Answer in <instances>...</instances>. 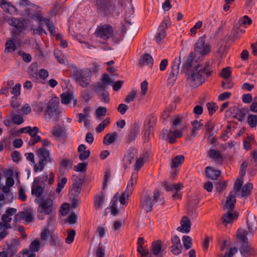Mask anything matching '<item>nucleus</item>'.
<instances>
[{
    "label": "nucleus",
    "instance_id": "nucleus-28",
    "mask_svg": "<svg viewBox=\"0 0 257 257\" xmlns=\"http://www.w3.org/2000/svg\"><path fill=\"white\" fill-rule=\"evenodd\" d=\"M206 174L207 176L213 180L217 179L220 175V171L214 169L211 167H207L206 168Z\"/></svg>",
    "mask_w": 257,
    "mask_h": 257
},
{
    "label": "nucleus",
    "instance_id": "nucleus-6",
    "mask_svg": "<svg viewBox=\"0 0 257 257\" xmlns=\"http://www.w3.org/2000/svg\"><path fill=\"white\" fill-rule=\"evenodd\" d=\"M91 73L88 69L76 70L73 73V78L82 87H86L90 82Z\"/></svg>",
    "mask_w": 257,
    "mask_h": 257
},
{
    "label": "nucleus",
    "instance_id": "nucleus-20",
    "mask_svg": "<svg viewBox=\"0 0 257 257\" xmlns=\"http://www.w3.org/2000/svg\"><path fill=\"white\" fill-rule=\"evenodd\" d=\"M239 251L241 255L244 257L253 255L256 253L255 249L246 242L241 246Z\"/></svg>",
    "mask_w": 257,
    "mask_h": 257
},
{
    "label": "nucleus",
    "instance_id": "nucleus-37",
    "mask_svg": "<svg viewBox=\"0 0 257 257\" xmlns=\"http://www.w3.org/2000/svg\"><path fill=\"white\" fill-rule=\"evenodd\" d=\"M154 63V60L152 57L149 54H145L143 55L140 61V64L143 65H147L152 66Z\"/></svg>",
    "mask_w": 257,
    "mask_h": 257
},
{
    "label": "nucleus",
    "instance_id": "nucleus-26",
    "mask_svg": "<svg viewBox=\"0 0 257 257\" xmlns=\"http://www.w3.org/2000/svg\"><path fill=\"white\" fill-rule=\"evenodd\" d=\"M138 178V174L137 173H133L130 180L128 182L126 189L125 191V192H127L129 194H132L134 188V186L137 184Z\"/></svg>",
    "mask_w": 257,
    "mask_h": 257
},
{
    "label": "nucleus",
    "instance_id": "nucleus-8",
    "mask_svg": "<svg viewBox=\"0 0 257 257\" xmlns=\"http://www.w3.org/2000/svg\"><path fill=\"white\" fill-rule=\"evenodd\" d=\"M96 7L99 14L108 15L113 12L115 6L114 0H97Z\"/></svg>",
    "mask_w": 257,
    "mask_h": 257
},
{
    "label": "nucleus",
    "instance_id": "nucleus-38",
    "mask_svg": "<svg viewBox=\"0 0 257 257\" xmlns=\"http://www.w3.org/2000/svg\"><path fill=\"white\" fill-rule=\"evenodd\" d=\"M152 249L155 255H158L162 251L161 241L160 240L154 241L152 244Z\"/></svg>",
    "mask_w": 257,
    "mask_h": 257
},
{
    "label": "nucleus",
    "instance_id": "nucleus-7",
    "mask_svg": "<svg viewBox=\"0 0 257 257\" xmlns=\"http://www.w3.org/2000/svg\"><path fill=\"white\" fill-rule=\"evenodd\" d=\"M160 193L158 191H155L153 195V199L151 195L147 193L144 194L141 201V206L147 212L152 211L153 205L160 200Z\"/></svg>",
    "mask_w": 257,
    "mask_h": 257
},
{
    "label": "nucleus",
    "instance_id": "nucleus-45",
    "mask_svg": "<svg viewBox=\"0 0 257 257\" xmlns=\"http://www.w3.org/2000/svg\"><path fill=\"white\" fill-rule=\"evenodd\" d=\"M49 227H45L41 234V239L42 240H47L49 237L52 236V232L49 230Z\"/></svg>",
    "mask_w": 257,
    "mask_h": 257
},
{
    "label": "nucleus",
    "instance_id": "nucleus-43",
    "mask_svg": "<svg viewBox=\"0 0 257 257\" xmlns=\"http://www.w3.org/2000/svg\"><path fill=\"white\" fill-rule=\"evenodd\" d=\"M106 107L99 106L95 110V117L96 119H101L106 115Z\"/></svg>",
    "mask_w": 257,
    "mask_h": 257
},
{
    "label": "nucleus",
    "instance_id": "nucleus-19",
    "mask_svg": "<svg viewBox=\"0 0 257 257\" xmlns=\"http://www.w3.org/2000/svg\"><path fill=\"white\" fill-rule=\"evenodd\" d=\"M19 4L21 7H30L26 10L27 15L29 17L30 16L28 15L29 13L36 14L38 11H41L38 6L32 4L29 0H19Z\"/></svg>",
    "mask_w": 257,
    "mask_h": 257
},
{
    "label": "nucleus",
    "instance_id": "nucleus-3",
    "mask_svg": "<svg viewBox=\"0 0 257 257\" xmlns=\"http://www.w3.org/2000/svg\"><path fill=\"white\" fill-rule=\"evenodd\" d=\"M58 106V100L54 99L49 100L44 112V119L46 121H58L60 115Z\"/></svg>",
    "mask_w": 257,
    "mask_h": 257
},
{
    "label": "nucleus",
    "instance_id": "nucleus-39",
    "mask_svg": "<svg viewBox=\"0 0 257 257\" xmlns=\"http://www.w3.org/2000/svg\"><path fill=\"white\" fill-rule=\"evenodd\" d=\"M10 117L12 118V121L17 124H20L24 121L23 116L19 114L16 113L14 111L10 113Z\"/></svg>",
    "mask_w": 257,
    "mask_h": 257
},
{
    "label": "nucleus",
    "instance_id": "nucleus-9",
    "mask_svg": "<svg viewBox=\"0 0 257 257\" xmlns=\"http://www.w3.org/2000/svg\"><path fill=\"white\" fill-rule=\"evenodd\" d=\"M96 37L104 40H107L113 36V29L109 25H104L98 26L95 32Z\"/></svg>",
    "mask_w": 257,
    "mask_h": 257
},
{
    "label": "nucleus",
    "instance_id": "nucleus-40",
    "mask_svg": "<svg viewBox=\"0 0 257 257\" xmlns=\"http://www.w3.org/2000/svg\"><path fill=\"white\" fill-rule=\"evenodd\" d=\"M118 196V193H116L111 202V205L110 206V209H111V214L114 216H115L118 213V210L117 209V206L116 204L117 203V198Z\"/></svg>",
    "mask_w": 257,
    "mask_h": 257
},
{
    "label": "nucleus",
    "instance_id": "nucleus-46",
    "mask_svg": "<svg viewBox=\"0 0 257 257\" xmlns=\"http://www.w3.org/2000/svg\"><path fill=\"white\" fill-rule=\"evenodd\" d=\"M110 123V118L106 117L104 120H103L96 128V131L98 133L102 132L105 127L108 126Z\"/></svg>",
    "mask_w": 257,
    "mask_h": 257
},
{
    "label": "nucleus",
    "instance_id": "nucleus-22",
    "mask_svg": "<svg viewBox=\"0 0 257 257\" xmlns=\"http://www.w3.org/2000/svg\"><path fill=\"white\" fill-rule=\"evenodd\" d=\"M195 54L194 52H190L187 56L185 62L182 65V68L184 70L185 73L189 70L193 69L194 66H193L194 60L195 58Z\"/></svg>",
    "mask_w": 257,
    "mask_h": 257
},
{
    "label": "nucleus",
    "instance_id": "nucleus-15",
    "mask_svg": "<svg viewBox=\"0 0 257 257\" xmlns=\"http://www.w3.org/2000/svg\"><path fill=\"white\" fill-rule=\"evenodd\" d=\"M164 187L167 191H172L174 194L172 197L174 199L180 198V193H179L181 188H183V185L181 183L176 184H171L169 185L165 184Z\"/></svg>",
    "mask_w": 257,
    "mask_h": 257
},
{
    "label": "nucleus",
    "instance_id": "nucleus-62",
    "mask_svg": "<svg viewBox=\"0 0 257 257\" xmlns=\"http://www.w3.org/2000/svg\"><path fill=\"white\" fill-rule=\"evenodd\" d=\"M130 195L131 194L125 191L121 194L119 198V202L121 205H124L126 204V200L128 199Z\"/></svg>",
    "mask_w": 257,
    "mask_h": 257
},
{
    "label": "nucleus",
    "instance_id": "nucleus-29",
    "mask_svg": "<svg viewBox=\"0 0 257 257\" xmlns=\"http://www.w3.org/2000/svg\"><path fill=\"white\" fill-rule=\"evenodd\" d=\"M104 202V196L101 192L95 196L94 198V205L97 210H100L102 208V205Z\"/></svg>",
    "mask_w": 257,
    "mask_h": 257
},
{
    "label": "nucleus",
    "instance_id": "nucleus-32",
    "mask_svg": "<svg viewBox=\"0 0 257 257\" xmlns=\"http://www.w3.org/2000/svg\"><path fill=\"white\" fill-rule=\"evenodd\" d=\"M233 31L232 40L235 41L245 32V30L241 28V24H236L234 26Z\"/></svg>",
    "mask_w": 257,
    "mask_h": 257
},
{
    "label": "nucleus",
    "instance_id": "nucleus-16",
    "mask_svg": "<svg viewBox=\"0 0 257 257\" xmlns=\"http://www.w3.org/2000/svg\"><path fill=\"white\" fill-rule=\"evenodd\" d=\"M24 219H25L27 222H30L33 219V215L32 213L28 211L19 212L15 214L14 221L16 223Z\"/></svg>",
    "mask_w": 257,
    "mask_h": 257
},
{
    "label": "nucleus",
    "instance_id": "nucleus-5",
    "mask_svg": "<svg viewBox=\"0 0 257 257\" xmlns=\"http://www.w3.org/2000/svg\"><path fill=\"white\" fill-rule=\"evenodd\" d=\"M39 159L38 164H35L34 171L36 172L41 171L48 162L52 161L49 151L45 148H40L37 153Z\"/></svg>",
    "mask_w": 257,
    "mask_h": 257
},
{
    "label": "nucleus",
    "instance_id": "nucleus-25",
    "mask_svg": "<svg viewBox=\"0 0 257 257\" xmlns=\"http://www.w3.org/2000/svg\"><path fill=\"white\" fill-rule=\"evenodd\" d=\"M136 151L134 149L129 150L123 158L124 167L126 169L132 164V160L135 156Z\"/></svg>",
    "mask_w": 257,
    "mask_h": 257
},
{
    "label": "nucleus",
    "instance_id": "nucleus-51",
    "mask_svg": "<svg viewBox=\"0 0 257 257\" xmlns=\"http://www.w3.org/2000/svg\"><path fill=\"white\" fill-rule=\"evenodd\" d=\"M54 55L59 63L64 64L67 63V60L66 57L62 55L59 51L55 50Z\"/></svg>",
    "mask_w": 257,
    "mask_h": 257
},
{
    "label": "nucleus",
    "instance_id": "nucleus-23",
    "mask_svg": "<svg viewBox=\"0 0 257 257\" xmlns=\"http://www.w3.org/2000/svg\"><path fill=\"white\" fill-rule=\"evenodd\" d=\"M235 194V192H231L230 193L229 195L227 198L226 204L224 207V210L226 209L229 211H234L233 208L236 202Z\"/></svg>",
    "mask_w": 257,
    "mask_h": 257
},
{
    "label": "nucleus",
    "instance_id": "nucleus-52",
    "mask_svg": "<svg viewBox=\"0 0 257 257\" xmlns=\"http://www.w3.org/2000/svg\"><path fill=\"white\" fill-rule=\"evenodd\" d=\"M182 241L184 246L186 249H188L192 247V239L190 236L187 235L184 236L182 238Z\"/></svg>",
    "mask_w": 257,
    "mask_h": 257
},
{
    "label": "nucleus",
    "instance_id": "nucleus-27",
    "mask_svg": "<svg viewBox=\"0 0 257 257\" xmlns=\"http://www.w3.org/2000/svg\"><path fill=\"white\" fill-rule=\"evenodd\" d=\"M0 7L7 13L13 14L16 12V8L6 0H1Z\"/></svg>",
    "mask_w": 257,
    "mask_h": 257
},
{
    "label": "nucleus",
    "instance_id": "nucleus-55",
    "mask_svg": "<svg viewBox=\"0 0 257 257\" xmlns=\"http://www.w3.org/2000/svg\"><path fill=\"white\" fill-rule=\"evenodd\" d=\"M97 93L101 101L106 103L109 101V94L106 91L97 92Z\"/></svg>",
    "mask_w": 257,
    "mask_h": 257
},
{
    "label": "nucleus",
    "instance_id": "nucleus-31",
    "mask_svg": "<svg viewBox=\"0 0 257 257\" xmlns=\"http://www.w3.org/2000/svg\"><path fill=\"white\" fill-rule=\"evenodd\" d=\"M209 156L218 163H221L223 161V158L221 153L219 151L210 150L208 152Z\"/></svg>",
    "mask_w": 257,
    "mask_h": 257
},
{
    "label": "nucleus",
    "instance_id": "nucleus-59",
    "mask_svg": "<svg viewBox=\"0 0 257 257\" xmlns=\"http://www.w3.org/2000/svg\"><path fill=\"white\" fill-rule=\"evenodd\" d=\"M12 94L14 95L15 97H17L21 93V85L19 83L16 84L13 87L11 90Z\"/></svg>",
    "mask_w": 257,
    "mask_h": 257
},
{
    "label": "nucleus",
    "instance_id": "nucleus-56",
    "mask_svg": "<svg viewBox=\"0 0 257 257\" xmlns=\"http://www.w3.org/2000/svg\"><path fill=\"white\" fill-rule=\"evenodd\" d=\"M81 186L80 180L77 177L74 178V177H73L72 184L73 189L74 190L75 192H79Z\"/></svg>",
    "mask_w": 257,
    "mask_h": 257
},
{
    "label": "nucleus",
    "instance_id": "nucleus-10",
    "mask_svg": "<svg viewBox=\"0 0 257 257\" xmlns=\"http://www.w3.org/2000/svg\"><path fill=\"white\" fill-rule=\"evenodd\" d=\"M17 209L14 208H10L6 210L2 216V221L0 222L1 228H11V217L15 215Z\"/></svg>",
    "mask_w": 257,
    "mask_h": 257
},
{
    "label": "nucleus",
    "instance_id": "nucleus-14",
    "mask_svg": "<svg viewBox=\"0 0 257 257\" xmlns=\"http://www.w3.org/2000/svg\"><path fill=\"white\" fill-rule=\"evenodd\" d=\"M169 24V21L165 19L162 21L161 25L158 28V32L156 36V41L157 43H159L165 37V30L168 28Z\"/></svg>",
    "mask_w": 257,
    "mask_h": 257
},
{
    "label": "nucleus",
    "instance_id": "nucleus-36",
    "mask_svg": "<svg viewBox=\"0 0 257 257\" xmlns=\"http://www.w3.org/2000/svg\"><path fill=\"white\" fill-rule=\"evenodd\" d=\"M117 133L116 132L107 134L104 138L103 143L106 145L112 144L117 138Z\"/></svg>",
    "mask_w": 257,
    "mask_h": 257
},
{
    "label": "nucleus",
    "instance_id": "nucleus-24",
    "mask_svg": "<svg viewBox=\"0 0 257 257\" xmlns=\"http://www.w3.org/2000/svg\"><path fill=\"white\" fill-rule=\"evenodd\" d=\"M61 102L64 104H67L73 100V105L75 106L77 103V99L75 98L73 93L71 92H66L61 95Z\"/></svg>",
    "mask_w": 257,
    "mask_h": 257
},
{
    "label": "nucleus",
    "instance_id": "nucleus-21",
    "mask_svg": "<svg viewBox=\"0 0 257 257\" xmlns=\"http://www.w3.org/2000/svg\"><path fill=\"white\" fill-rule=\"evenodd\" d=\"M181 226L178 227V230L183 233H188L190 230L191 221L186 216H183L180 222Z\"/></svg>",
    "mask_w": 257,
    "mask_h": 257
},
{
    "label": "nucleus",
    "instance_id": "nucleus-12",
    "mask_svg": "<svg viewBox=\"0 0 257 257\" xmlns=\"http://www.w3.org/2000/svg\"><path fill=\"white\" fill-rule=\"evenodd\" d=\"M174 129L163 131V136L171 144L175 143L176 139L179 138L182 136V131L181 130H176Z\"/></svg>",
    "mask_w": 257,
    "mask_h": 257
},
{
    "label": "nucleus",
    "instance_id": "nucleus-47",
    "mask_svg": "<svg viewBox=\"0 0 257 257\" xmlns=\"http://www.w3.org/2000/svg\"><path fill=\"white\" fill-rule=\"evenodd\" d=\"M51 133L54 137L60 138L63 133V129L59 125H56L52 130Z\"/></svg>",
    "mask_w": 257,
    "mask_h": 257
},
{
    "label": "nucleus",
    "instance_id": "nucleus-1",
    "mask_svg": "<svg viewBox=\"0 0 257 257\" xmlns=\"http://www.w3.org/2000/svg\"><path fill=\"white\" fill-rule=\"evenodd\" d=\"M185 73L188 84L192 87H196L202 85L211 76V67L209 63L204 65L197 64L193 69L186 71Z\"/></svg>",
    "mask_w": 257,
    "mask_h": 257
},
{
    "label": "nucleus",
    "instance_id": "nucleus-61",
    "mask_svg": "<svg viewBox=\"0 0 257 257\" xmlns=\"http://www.w3.org/2000/svg\"><path fill=\"white\" fill-rule=\"evenodd\" d=\"M40 243L38 240H34L31 243L30 246V249L31 250L33 251H38L39 249Z\"/></svg>",
    "mask_w": 257,
    "mask_h": 257
},
{
    "label": "nucleus",
    "instance_id": "nucleus-17",
    "mask_svg": "<svg viewBox=\"0 0 257 257\" xmlns=\"http://www.w3.org/2000/svg\"><path fill=\"white\" fill-rule=\"evenodd\" d=\"M238 216V214L236 211L227 210L222 217V223L225 225L229 223H232L237 219Z\"/></svg>",
    "mask_w": 257,
    "mask_h": 257
},
{
    "label": "nucleus",
    "instance_id": "nucleus-57",
    "mask_svg": "<svg viewBox=\"0 0 257 257\" xmlns=\"http://www.w3.org/2000/svg\"><path fill=\"white\" fill-rule=\"evenodd\" d=\"M182 121V117L180 116L177 115L174 116L171 126L172 129L175 130L177 127L180 125Z\"/></svg>",
    "mask_w": 257,
    "mask_h": 257
},
{
    "label": "nucleus",
    "instance_id": "nucleus-49",
    "mask_svg": "<svg viewBox=\"0 0 257 257\" xmlns=\"http://www.w3.org/2000/svg\"><path fill=\"white\" fill-rule=\"evenodd\" d=\"M75 231L73 229L67 230V236L65 238V242L68 244L71 243L74 239Z\"/></svg>",
    "mask_w": 257,
    "mask_h": 257
},
{
    "label": "nucleus",
    "instance_id": "nucleus-11",
    "mask_svg": "<svg viewBox=\"0 0 257 257\" xmlns=\"http://www.w3.org/2000/svg\"><path fill=\"white\" fill-rule=\"evenodd\" d=\"M28 15L30 16V18L36 19L39 22H41V25L45 24L47 27L51 34H53L55 33V28L53 24L52 23L49 19L43 18L41 11H38L36 14L29 13Z\"/></svg>",
    "mask_w": 257,
    "mask_h": 257
},
{
    "label": "nucleus",
    "instance_id": "nucleus-60",
    "mask_svg": "<svg viewBox=\"0 0 257 257\" xmlns=\"http://www.w3.org/2000/svg\"><path fill=\"white\" fill-rule=\"evenodd\" d=\"M67 178L66 177H63L61 179V180L58 183L57 188L56 190V192L58 193H59L62 188H64L65 185L67 182Z\"/></svg>",
    "mask_w": 257,
    "mask_h": 257
},
{
    "label": "nucleus",
    "instance_id": "nucleus-2",
    "mask_svg": "<svg viewBox=\"0 0 257 257\" xmlns=\"http://www.w3.org/2000/svg\"><path fill=\"white\" fill-rule=\"evenodd\" d=\"M194 53L199 60L208 56L211 51V46L206 41L205 35L199 37L194 45Z\"/></svg>",
    "mask_w": 257,
    "mask_h": 257
},
{
    "label": "nucleus",
    "instance_id": "nucleus-33",
    "mask_svg": "<svg viewBox=\"0 0 257 257\" xmlns=\"http://www.w3.org/2000/svg\"><path fill=\"white\" fill-rule=\"evenodd\" d=\"M21 133H27L29 134L31 138L36 136L39 132V130L37 126H34L33 127L31 126H27L25 127L22 128L21 129Z\"/></svg>",
    "mask_w": 257,
    "mask_h": 257
},
{
    "label": "nucleus",
    "instance_id": "nucleus-48",
    "mask_svg": "<svg viewBox=\"0 0 257 257\" xmlns=\"http://www.w3.org/2000/svg\"><path fill=\"white\" fill-rule=\"evenodd\" d=\"M252 188L253 186L252 184L248 183L245 184L242 188L241 196L244 197L249 195Z\"/></svg>",
    "mask_w": 257,
    "mask_h": 257
},
{
    "label": "nucleus",
    "instance_id": "nucleus-30",
    "mask_svg": "<svg viewBox=\"0 0 257 257\" xmlns=\"http://www.w3.org/2000/svg\"><path fill=\"white\" fill-rule=\"evenodd\" d=\"M43 188L40 184L37 183L36 181H34L32 187V194L39 197L41 196L43 192Z\"/></svg>",
    "mask_w": 257,
    "mask_h": 257
},
{
    "label": "nucleus",
    "instance_id": "nucleus-63",
    "mask_svg": "<svg viewBox=\"0 0 257 257\" xmlns=\"http://www.w3.org/2000/svg\"><path fill=\"white\" fill-rule=\"evenodd\" d=\"M48 179V175L46 174H44L41 176H39L36 178H35L34 180V181H36L37 183L38 184H40V185H41V184H43L45 182H46Z\"/></svg>",
    "mask_w": 257,
    "mask_h": 257
},
{
    "label": "nucleus",
    "instance_id": "nucleus-13",
    "mask_svg": "<svg viewBox=\"0 0 257 257\" xmlns=\"http://www.w3.org/2000/svg\"><path fill=\"white\" fill-rule=\"evenodd\" d=\"M181 63V59L180 56L178 59H175L172 64V70L169 76V80L171 83H173L177 79V76L179 74L180 65Z\"/></svg>",
    "mask_w": 257,
    "mask_h": 257
},
{
    "label": "nucleus",
    "instance_id": "nucleus-50",
    "mask_svg": "<svg viewBox=\"0 0 257 257\" xmlns=\"http://www.w3.org/2000/svg\"><path fill=\"white\" fill-rule=\"evenodd\" d=\"M247 122L251 127H254L257 124V116L254 114L248 115Z\"/></svg>",
    "mask_w": 257,
    "mask_h": 257
},
{
    "label": "nucleus",
    "instance_id": "nucleus-42",
    "mask_svg": "<svg viewBox=\"0 0 257 257\" xmlns=\"http://www.w3.org/2000/svg\"><path fill=\"white\" fill-rule=\"evenodd\" d=\"M248 233V232L245 229L241 228L238 229L237 232V237L240 240L246 243L247 240L246 236Z\"/></svg>",
    "mask_w": 257,
    "mask_h": 257
},
{
    "label": "nucleus",
    "instance_id": "nucleus-54",
    "mask_svg": "<svg viewBox=\"0 0 257 257\" xmlns=\"http://www.w3.org/2000/svg\"><path fill=\"white\" fill-rule=\"evenodd\" d=\"M77 116H78L79 120L78 122L80 123L84 121V125L85 126H88L89 125L90 123V121L89 120L90 117H86L85 115L82 114V113H78Z\"/></svg>",
    "mask_w": 257,
    "mask_h": 257
},
{
    "label": "nucleus",
    "instance_id": "nucleus-35",
    "mask_svg": "<svg viewBox=\"0 0 257 257\" xmlns=\"http://www.w3.org/2000/svg\"><path fill=\"white\" fill-rule=\"evenodd\" d=\"M7 22L10 25L13 26L16 28L21 29L24 27L23 22L14 17L10 18L8 19Z\"/></svg>",
    "mask_w": 257,
    "mask_h": 257
},
{
    "label": "nucleus",
    "instance_id": "nucleus-58",
    "mask_svg": "<svg viewBox=\"0 0 257 257\" xmlns=\"http://www.w3.org/2000/svg\"><path fill=\"white\" fill-rule=\"evenodd\" d=\"M45 107V104L42 102L36 103L33 106V110L34 111L40 113L43 110Z\"/></svg>",
    "mask_w": 257,
    "mask_h": 257
},
{
    "label": "nucleus",
    "instance_id": "nucleus-64",
    "mask_svg": "<svg viewBox=\"0 0 257 257\" xmlns=\"http://www.w3.org/2000/svg\"><path fill=\"white\" fill-rule=\"evenodd\" d=\"M242 182H243V178L242 177H240L239 178L237 179L236 180V181H235V183H234V191L233 192H238L241 186H242Z\"/></svg>",
    "mask_w": 257,
    "mask_h": 257
},
{
    "label": "nucleus",
    "instance_id": "nucleus-34",
    "mask_svg": "<svg viewBox=\"0 0 257 257\" xmlns=\"http://www.w3.org/2000/svg\"><path fill=\"white\" fill-rule=\"evenodd\" d=\"M16 49V46L13 39L8 40L5 45V53H11L14 52Z\"/></svg>",
    "mask_w": 257,
    "mask_h": 257
},
{
    "label": "nucleus",
    "instance_id": "nucleus-18",
    "mask_svg": "<svg viewBox=\"0 0 257 257\" xmlns=\"http://www.w3.org/2000/svg\"><path fill=\"white\" fill-rule=\"evenodd\" d=\"M172 245L171 246V251L175 255L179 254L182 251V246L180 238L177 235H174L171 239Z\"/></svg>",
    "mask_w": 257,
    "mask_h": 257
},
{
    "label": "nucleus",
    "instance_id": "nucleus-44",
    "mask_svg": "<svg viewBox=\"0 0 257 257\" xmlns=\"http://www.w3.org/2000/svg\"><path fill=\"white\" fill-rule=\"evenodd\" d=\"M184 157L183 156H177L172 160L171 164L172 168H175L180 165L184 161Z\"/></svg>",
    "mask_w": 257,
    "mask_h": 257
},
{
    "label": "nucleus",
    "instance_id": "nucleus-41",
    "mask_svg": "<svg viewBox=\"0 0 257 257\" xmlns=\"http://www.w3.org/2000/svg\"><path fill=\"white\" fill-rule=\"evenodd\" d=\"M139 132V128L138 126H135L131 131L127 138V143L134 142Z\"/></svg>",
    "mask_w": 257,
    "mask_h": 257
},
{
    "label": "nucleus",
    "instance_id": "nucleus-4",
    "mask_svg": "<svg viewBox=\"0 0 257 257\" xmlns=\"http://www.w3.org/2000/svg\"><path fill=\"white\" fill-rule=\"evenodd\" d=\"M54 193L50 194L48 196L44 197L40 201L38 211L44 212L45 214H50L55 209L54 206Z\"/></svg>",
    "mask_w": 257,
    "mask_h": 257
},
{
    "label": "nucleus",
    "instance_id": "nucleus-53",
    "mask_svg": "<svg viewBox=\"0 0 257 257\" xmlns=\"http://www.w3.org/2000/svg\"><path fill=\"white\" fill-rule=\"evenodd\" d=\"M14 83L12 80H9L7 82V84L4 85L1 90V94H7L8 92L9 88L13 86Z\"/></svg>",
    "mask_w": 257,
    "mask_h": 257
}]
</instances>
